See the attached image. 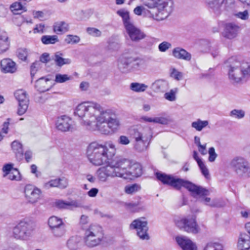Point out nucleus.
Wrapping results in <instances>:
<instances>
[{
  "label": "nucleus",
  "instance_id": "nucleus-1",
  "mask_svg": "<svg viewBox=\"0 0 250 250\" xmlns=\"http://www.w3.org/2000/svg\"><path fill=\"white\" fill-rule=\"evenodd\" d=\"M157 179L162 182L163 185L169 186L176 190H180L182 187L187 189L191 193V195L196 198L197 196L202 197V201L206 205L211 207H221L222 205L218 199L213 200L210 203L211 199L209 197H204L208 195L209 191L201 187L196 185L189 181L179 178L172 174H167L161 172L155 173Z\"/></svg>",
  "mask_w": 250,
  "mask_h": 250
},
{
  "label": "nucleus",
  "instance_id": "nucleus-2",
  "mask_svg": "<svg viewBox=\"0 0 250 250\" xmlns=\"http://www.w3.org/2000/svg\"><path fill=\"white\" fill-rule=\"evenodd\" d=\"M74 114L81 118L83 124L90 125L92 123L107 124L119 125V121L109 111L104 110L98 103L87 102L79 104L76 108Z\"/></svg>",
  "mask_w": 250,
  "mask_h": 250
},
{
  "label": "nucleus",
  "instance_id": "nucleus-3",
  "mask_svg": "<svg viewBox=\"0 0 250 250\" xmlns=\"http://www.w3.org/2000/svg\"><path fill=\"white\" fill-rule=\"evenodd\" d=\"M115 152V146L113 144L107 146L93 142L88 145L86 154L91 163L95 166H101L108 164L109 161L113 160L116 157Z\"/></svg>",
  "mask_w": 250,
  "mask_h": 250
},
{
  "label": "nucleus",
  "instance_id": "nucleus-4",
  "mask_svg": "<svg viewBox=\"0 0 250 250\" xmlns=\"http://www.w3.org/2000/svg\"><path fill=\"white\" fill-rule=\"evenodd\" d=\"M229 79L238 83L245 77L250 76V62H240L236 57H231L225 62Z\"/></svg>",
  "mask_w": 250,
  "mask_h": 250
},
{
  "label": "nucleus",
  "instance_id": "nucleus-5",
  "mask_svg": "<svg viewBox=\"0 0 250 250\" xmlns=\"http://www.w3.org/2000/svg\"><path fill=\"white\" fill-rule=\"evenodd\" d=\"M143 4L152 9L157 8L156 19L162 21L167 18L173 10V2L171 0H143Z\"/></svg>",
  "mask_w": 250,
  "mask_h": 250
},
{
  "label": "nucleus",
  "instance_id": "nucleus-6",
  "mask_svg": "<svg viewBox=\"0 0 250 250\" xmlns=\"http://www.w3.org/2000/svg\"><path fill=\"white\" fill-rule=\"evenodd\" d=\"M118 161L120 162L119 168L121 174L120 177L132 179L142 174V168L140 164L131 165L129 160L121 156H118Z\"/></svg>",
  "mask_w": 250,
  "mask_h": 250
},
{
  "label": "nucleus",
  "instance_id": "nucleus-7",
  "mask_svg": "<svg viewBox=\"0 0 250 250\" xmlns=\"http://www.w3.org/2000/svg\"><path fill=\"white\" fill-rule=\"evenodd\" d=\"M104 236L102 228L96 224H92L86 229L83 240L86 246L93 248L99 245Z\"/></svg>",
  "mask_w": 250,
  "mask_h": 250
},
{
  "label": "nucleus",
  "instance_id": "nucleus-8",
  "mask_svg": "<svg viewBox=\"0 0 250 250\" xmlns=\"http://www.w3.org/2000/svg\"><path fill=\"white\" fill-rule=\"evenodd\" d=\"M118 156L114 158L113 160L109 161L105 167H103L98 169L97 171L98 179L101 182H105L109 177H119L121 175L120 171Z\"/></svg>",
  "mask_w": 250,
  "mask_h": 250
},
{
  "label": "nucleus",
  "instance_id": "nucleus-9",
  "mask_svg": "<svg viewBox=\"0 0 250 250\" xmlns=\"http://www.w3.org/2000/svg\"><path fill=\"white\" fill-rule=\"evenodd\" d=\"M129 134L135 139L134 148L135 151L142 153L147 150L152 138L151 132L148 135H143L137 129L132 128L129 130Z\"/></svg>",
  "mask_w": 250,
  "mask_h": 250
},
{
  "label": "nucleus",
  "instance_id": "nucleus-10",
  "mask_svg": "<svg viewBox=\"0 0 250 250\" xmlns=\"http://www.w3.org/2000/svg\"><path fill=\"white\" fill-rule=\"evenodd\" d=\"M229 165L230 167L239 177L250 176V164L244 158L236 157L230 161Z\"/></svg>",
  "mask_w": 250,
  "mask_h": 250
},
{
  "label": "nucleus",
  "instance_id": "nucleus-11",
  "mask_svg": "<svg viewBox=\"0 0 250 250\" xmlns=\"http://www.w3.org/2000/svg\"><path fill=\"white\" fill-rule=\"evenodd\" d=\"M34 223L29 219L24 218L17 225V239L26 240L34 229Z\"/></svg>",
  "mask_w": 250,
  "mask_h": 250
},
{
  "label": "nucleus",
  "instance_id": "nucleus-12",
  "mask_svg": "<svg viewBox=\"0 0 250 250\" xmlns=\"http://www.w3.org/2000/svg\"><path fill=\"white\" fill-rule=\"evenodd\" d=\"M130 229H135L137 235L141 240H148L149 236L148 233V222L145 218H139L133 220L130 224Z\"/></svg>",
  "mask_w": 250,
  "mask_h": 250
},
{
  "label": "nucleus",
  "instance_id": "nucleus-13",
  "mask_svg": "<svg viewBox=\"0 0 250 250\" xmlns=\"http://www.w3.org/2000/svg\"><path fill=\"white\" fill-rule=\"evenodd\" d=\"M176 224L180 229L188 233L197 234L200 231V228L197 225L195 217L193 216L182 218L178 220Z\"/></svg>",
  "mask_w": 250,
  "mask_h": 250
},
{
  "label": "nucleus",
  "instance_id": "nucleus-14",
  "mask_svg": "<svg viewBox=\"0 0 250 250\" xmlns=\"http://www.w3.org/2000/svg\"><path fill=\"white\" fill-rule=\"evenodd\" d=\"M17 101L18 102V113L22 115L28 107L29 99L27 92L23 89L17 90Z\"/></svg>",
  "mask_w": 250,
  "mask_h": 250
},
{
  "label": "nucleus",
  "instance_id": "nucleus-15",
  "mask_svg": "<svg viewBox=\"0 0 250 250\" xmlns=\"http://www.w3.org/2000/svg\"><path fill=\"white\" fill-rule=\"evenodd\" d=\"M24 194L28 202L33 204L36 203L39 199L41 191L32 185H28L24 188Z\"/></svg>",
  "mask_w": 250,
  "mask_h": 250
},
{
  "label": "nucleus",
  "instance_id": "nucleus-16",
  "mask_svg": "<svg viewBox=\"0 0 250 250\" xmlns=\"http://www.w3.org/2000/svg\"><path fill=\"white\" fill-rule=\"evenodd\" d=\"M240 30V27L237 24L233 23H227L224 25L222 35L225 38L232 39L236 37Z\"/></svg>",
  "mask_w": 250,
  "mask_h": 250
},
{
  "label": "nucleus",
  "instance_id": "nucleus-17",
  "mask_svg": "<svg viewBox=\"0 0 250 250\" xmlns=\"http://www.w3.org/2000/svg\"><path fill=\"white\" fill-rule=\"evenodd\" d=\"M125 31L132 42H138L146 37V35L134 24L126 27Z\"/></svg>",
  "mask_w": 250,
  "mask_h": 250
},
{
  "label": "nucleus",
  "instance_id": "nucleus-18",
  "mask_svg": "<svg viewBox=\"0 0 250 250\" xmlns=\"http://www.w3.org/2000/svg\"><path fill=\"white\" fill-rule=\"evenodd\" d=\"M89 129L92 131H98L102 134L111 135L119 130V126H89Z\"/></svg>",
  "mask_w": 250,
  "mask_h": 250
},
{
  "label": "nucleus",
  "instance_id": "nucleus-19",
  "mask_svg": "<svg viewBox=\"0 0 250 250\" xmlns=\"http://www.w3.org/2000/svg\"><path fill=\"white\" fill-rule=\"evenodd\" d=\"M82 246V239L78 235L71 236L66 242V246L69 250H78Z\"/></svg>",
  "mask_w": 250,
  "mask_h": 250
},
{
  "label": "nucleus",
  "instance_id": "nucleus-20",
  "mask_svg": "<svg viewBox=\"0 0 250 250\" xmlns=\"http://www.w3.org/2000/svg\"><path fill=\"white\" fill-rule=\"evenodd\" d=\"M16 63L10 59H4L0 61V70L4 73H14L16 71Z\"/></svg>",
  "mask_w": 250,
  "mask_h": 250
},
{
  "label": "nucleus",
  "instance_id": "nucleus-21",
  "mask_svg": "<svg viewBox=\"0 0 250 250\" xmlns=\"http://www.w3.org/2000/svg\"><path fill=\"white\" fill-rule=\"evenodd\" d=\"M176 240L183 250H197L196 246L187 237L178 236Z\"/></svg>",
  "mask_w": 250,
  "mask_h": 250
},
{
  "label": "nucleus",
  "instance_id": "nucleus-22",
  "mask_svg": "<svg viewBox=\"0 0 250 250\" xmlns=\"http://www.w3.org/2000/svg\"><path fill=\"white\" fill-rule=\"evenodd\" d=\"M14 167V164L13 163L5 164L1 169L2 177L11 181L15 180L16 175L12 172V170H16Z\"/></svg>",
  "mask_w": 250,
  "mask_h": 250
},
{
  "label": "nucleus",
  "instance_id": "nucleus-23",
  "mask_svg": "<svg viewBox=\"0 0 250 250\" xmlns=\"http://www.w3.org/2000/svg\"><path fill=\"white\" fill-rule=\"evenodd\" d=\"M130 57H124L118 61V67L123 73L131 71V62L133 61Z\"/></svg>",
  "mask_w": 250,
  "mask_h": 250
},
{
  "label": "nucleus",
  "instance_id": "nucleus-24",
  "mask_svg": "<svg viewBox=\"0 0 250 250\" xmlns=\"http://www.w3.org/2000/svg\"><path fill=\"white\" fill-rule=\"evenodd\" d=\"M51 87L50 80L48 79L42 77L36 82L35 87L40 92H44L48 90Z\"/></svg>",
  "mask_w": 250,
  "mask_h": 250
},
{
  "label": "nucleus",
  "instance_id": "nucleus-25",
  "mask_svg": "<svg viewBox=\"0 0 250 250\" xmlns=\"http://www.w3.org/2000/svg\"><path fill=\"white\" fill-rule=\"evenodd\" d=\"M237 246L240 250H249L250 248V236L246 233H241Z\"/></svg>",
  "mask_w": 250,
  "mask_h": 250
},
{
  "label": "nucleus",
  "instance_id": "nucleus-26",
  "mask_svg": "<svg viewBox=\"0 0 250 250\" xmlns=\"http://www.w3.org/2000/svg\"><path fill=\"white\" fill-rule=\"evenodd\" d=\"M172 55L178 59L184 60L187 61H190L191 59V54L186 50L180 47L174 48L172 50Z\"/></svg>",
  "mask_w": 250,
  "mask_h": 250
},
{
  "label": "nucleus",
  "instance_id": "nucleus-27",
  "mask_svg": "<svg viewBox=\"0 0 250 250\" xmlns=\"http://www.w3.org/2000/svg\"><path fill=\"white\" fill-rule=\"evenodd\" d=\"M68 185L67 180L64 178L52 180L46 183L45 187L47 188L52 187H58L60 188H65Z\"/></svg>",
  "mask_w": 250,
  "mask_h": 250
},
{
  "label": "nucleus",
  "instance_id": "nucleus-28",
  "mask_svg": "<svg viewBox=\"0 0 250 250\" xmlns=\"http://www.w3.org/2000/svg\"><path fill=\"white\" fill-rule=\"evenodd\" d=\"M168 82L163 79L155 81L151 85V88L156 92H163L168 87Z\"/></svg>",
  "mask_w": 250,
  "mask_h": 250
},
{
  "label": "nucleus",
  "instance_id": "nucleus-29",
  "mask_svg": "<svg viewBox=\"0 0 250 250\" xmlns=\"http://www.w3.org/2000/svg\"><path fill=\"white\" fill-rule=\"evenodd\" d=\"M208 6L216 15L220 14V8L225 0H206Z\"/></svg>",
  "mask_w": 250,
  "mask_h": 250
},
{
  "label": "nucleus",
  "instance_id": "nucleus-30",
  "mask_svg": "<svg viewBox=\"0 0 250 250\" xmlns=\"http://www.w3.org/2000/svg\"><path fill=\"white\" fill-rule=\"evenodd\" d=\"M62 56L63 54L61 52H56L54 56L53 60L56 64L59 67H61L64 64H69L71 62V59L63 58Z\"/></svg>",
  "mask_w": 250,
  "mask_h": 250
},
{
  "label": "nucleus",
  "instance_id": "nucleus-31",
  "mask_svg": "<svg viewBox=\"0 0 250 250\" xmlns=\"http://www.w3.org/2000/svg\"><path fill=\"white\" fill-rule=\"evenodd\" d=\"M54 205L56 207L60 209H68L78 207L77 203L74 201L66 202L62 200H57L55 201Z\"/></svg>",
  "mask_w": 250,
  "mask_h": 250
},
{
  "label": "nucleus",
  "instance_id": "nucleus-32",
  "mask_svg": "<svg viewBox=\"0 0 250 250\" xmlns=\"http://www.w3.org/2000/svg\"><path fill=\"white\" fill-rule=\"evenodd\" d=\"M10 46L9 39L5 33L0 34V54H3L7 51Z\"/></svg>",
  "mask_w": 250,
  "mask_h": 250
},
{
  "label": "nucleus",
  "instance_id": "nucleus-33",
  "mask_svg": "<svg viewBox=\"0 0 250 250\" xmlns=\"http://www.w3.org/2000/svg\"><path fill=\"white\" fill-rule=\"evenodd\" d=\"M69 30V25L66 22L62 21L56 22L53 25L54 32L58 34H62Z\"/></svg>",
  "mask_w": 250,
  "mask_h": 250
},
{
  "label": "nucleus",
  "instance_id": "nucleus-34",
  "mask_svg": "<svg viewBox=\"0 0 250 250\" xmlns=\"http://www.w3.org/2000/svg\"><path fill=\"white\" fill-rule=\"evenodd\" d=\"M117 14L122 18L125 28L133 24L130 19L129 13L127 11L119 10L117 11Z\"/></svg>",
  "mask_w": 250,
  "mask_h": 250
},
{
  "label": "nucleus",
  "instance_id": "nucleus-35",
  "mask_svg": "<svg viewBox=\"0 0 250 250\" xmlns=\"http://www.w3.org/2000/svg\"><path fill=\"white\" fill-rule=\"evenodd\" d=\"M53 236L59 238L64 236L66 233L65 225L63 224L51 230Z\"/></svg>",
  "mask_w": 250,
  "mask_h": 250
},
{
  "label": "nucleus",
  "instance_id": "nucleus-36",
  "mask_svg": "<svg viewBox=\"0 0 250 250\" xmlns=\"http://www.w3.org/2000/svg\"><path fill=\"white\" fill-rule=\"evenodd\" d=\"M246 115L245 110L241 109H233L229 113V116L232 119L241 120L243 119Z\"/></svg>",
  "mask_w": 250,
  "mask_h": 250
},
{
  "label": "nucleus",
  "instance_id": "nucleus-37",
  "mask_svg": "<svg viewBox=\"0 0 250 250\" xmlns=\"http://www.w3.org/2000/svg\"><path fill=\"white\" fill-rule=\"evenodd\" d=\"M48 224L50 230L64 224L62 220L56 216L50 217L48 220Z\"/></svg>",
  "mask_w": 250,
  "mask_h": 250
},
{
  "label": "nucleus",
  "instance_id": "nucleus-38",
  "mask_svg": "<svg viewBox=\"0 0 250 250\" xmlns=\"http://www.w3.org/2000/svg\"><path fill=\"white\" fill-rule=\"evenodd\" d=\"M130 58L133 60L131 62V71L138 70L144 65L145 61L143 59L133 57Z\"/></svg>",
  "mask_w": 250,
  "mask_h": 250
},
{
  "label": "nucleus",
  "instance_id": "nucleus-39",
  "mask_svg": "<svg viewBox=\"0 0 250 250\" xmlns=\"http://www.w3.org/2000/svg\"><path fill=\"white\" fill-rule=\"evenodd\" d=\"M72 119L69 116L64 115L58 117L56 125H72Z\"/></svg>",
  "mask_w": 250,
  "mask_h": 250
},
{
  "label": "nucleus",
  "instance_id": "nucleus-40",
  "mask_svg": "<svg viewBox=\"0 0 250 250\" xmlns=\"http://www.w3.org/2000/svg\"><path fill=\"white\" fill-rule=\"evenodd\" d=\"M42 42L44 44H55L59 42L58 37L56 35H44L41 38Z\"/></svg>",
  "mask_w": 250,
  "mask_h": 250
},
{
  "label": "nucleus",
  "instance_id": "nucleus-41",
  "mask_svg": "<svg viewBox=\"0 0 250 250\" xmlns=\"http://www.w3.org/2000/svg\"><path fill=\"white\" fill-rule=\"evenodd\" d=\"M147 87V85L145 84L138 83H132L130 85V89L136 92H144Z\"/></svg>",
  "mask_w": 250,
  "mask_h": 250
},
{
  "label": "nucleus",
  "instance_id": "nucleus-42",
  "mask_svg": "<svg viewBox=\"0 0 250 250\" xmlns=\"http://www.w3.org/2000/svg\"><path fill=\"white\" fill-rule=\"evenodd\" d=\"M17 56L21 61L27 62L28 51L26 48H19Z\"/></svg>",
  "mask_w": 250,
  "mask_h": 250
},
{
  "label": "nucleus",
  "instance_id": "nucleus-43",
  "mask_svg": "<svg viewBox=\"0 0 250 250\" xmlns=\"http://www.w3.org/2000/svg\"><path fill=\"white\" fill-rule=\"evenodd\" d=\"M177 92V88L171 89L169 92L165 93L164 98L167 101L173 102L176 100V94Z\"/></svg>",
  "mask_w": 250,
  "mask_h": 250
},
{
  "label": "nucleus",
  "instance_id": "nucleus-44",
  "mask_svg": "<svg viewBox=\"0 0 250 250\" xmlns=\"http://www.w3.org/2000/svg\"><path fill=\"white\" fill-rule=\"evenodd\" d=\"M204 250H223V247L218 243H209L207 244Z\"/></svg>",
  "mask_w": 250,
  "mask_h": 250
},
{
  "label": "nucleus",
  "instance_id": "nucleus-45",
  "mask_svg": "<svg viewBox=\"0 0 250 250\" xmlns=\"http://www.w3.org/2000/svg\"><path fill=\"white\" fill-rule=\"evenodd\" d=\"M80 41V38L76 35H68L64 40V41L67 44H75L78 43Z\"/></svg>",
  "mask_w": 250,
  "mask_h": 250
},
{
  "label": "nucleus",
  "instance_id": "nucleus-46",
  "mask_svg": "<svg viewBox=\"0 0 250 250\" xmlns=\"http://www.w3.org/2000/svg\"><path fill=\"white\" fill-rule=\"evenodd\" d=\"M170 70V76L177 81H180L183 79V74L182 72H179L176 69L172 68Z\"/></svg>",
  "mask_w": 250,
  "mask_h": 250
},
{
  "label": "nucleus",
  "instance_id": "nucleus-47",
  "mask_svg": "<svg viewBox=\"0 0 250 250\" xmlns=\"http://www.w3.org/2000/svg\"><path fill=\"white\" fill-rule=\"evenodd\" d=\"M140 189L139 185L135 184L131 186H126L125 188V192L127 194H132L138 191Z\"/></svg>",
  "mask_w": 250,
  "mask_h": 250
},
{
  "label": "nucleus",
  "instance_id": "nucleus-48",
  "mask_svg": "<svg viewBox=\"0 0 250 250\" xmlns=\"http://www.w3.org/2000/svg\"><path fill=\"white\" fill-rule=\"evenodd\" d=\"M70 79V77L66 74H58L55 76V81L58 83H62Z\"/></svg>",
  "mask_w": 250,
  "mask_h": 250
},
{
  "label": "nucleus",
  "instance_id": "nucleus-49",
  "mask_svg": "<svg viewBox=\"0 0 250 250\" xmlns=\"http://www.w3.org/2000/svg\"><path fill=\"white\" fill-rule=\"evenodd\" d=\"M86 31L88 34L94 37H100L102 35V32L98 29L94 27H88L86 29Z\"/></svg>",
  "mask_w": 250,
  "mask_h": 250
},
{
  "label": "nucleus",
  "instance_id": "nucleus-50",
  "mask_svg": "<svg viewBox=\"0 0 250 250\" xmlns=\"http://www.w3.org/2000/svg\"><path fill=\"white\" fill-rule=\"evenodd\" d=\"M200 169L202 172L203 175L206 178H208L209 177V172L207 168V167L205 165L203 162H199V164H198Z\"/></svg>",
  "mask_w": 250,
  "mask_h": 250
},
{
  "label": "nucleus",
  "instance_id": "nucleus-51",
  "mask_svg": "<svg viewBox=\"0 0 250 250\" xmlns=\"http://www.w3.org/2000/svg\"><path fill=\"white\" fill-rule=\"evenodd\" d=\"M25 3L23 4L21 2H17V15H20L23 12L27 11Z\"/></svg>",
  "mask_w": 250,
  "mask_h": 250
},
{
  "label": "nucleus",
  "instance_id": "nucleus-52",
  "mask_svg": "<svg viewBox=\"0 0 250 250\" xmlns=\"http://www.w3.org/2000/svg\"><path fill=\"white\" fill-rule=\"evenodd\" d=\"M146 11L148 12L143 4V5L137 6L133 10L134 14L138 16L142 15L143 13H146Z\"/></svg>",
  "mask_w": 250,
  "mask_h": 250
},
{
  "label": "nucleus",
  "instance_id": "nucleus-53",
  "mask_svg": "<svg viewBox=\"0 0 250 250\" xmlns=\"http://www.w3.org/2000/svg\"><path fill=\"white\" fill-rule=\"evenodd\" d=\"M171 47V43L167 42H163L159 45L158 48L160 51L165 52Z\"/></svg>",
  "mask_w": 250,
  "mask_h": 250
},
{
  "label": "nucleus",
  "instance_id": "nucleus-54",
  "mask_svg": "<svg viewBox=\"0 0 250 250\" xmlns=\"http://www.w3.org/2000/svg\"><path fill=\"white\" fill-rule=\"evenodd\" d=\"M208 154V161L210 162H214L217 156V154L215 153V149L214 147H211L209 148Z\"/></svg>",
  "mask_w": 250,
  "mask_h": 250
},
{
  "label": "nucleus",
  "instance_id": "nucleus-55",
  "mask_svg": "<svg viewBox=\"0 0 250 250\" xmlns=\"http://www.w3.org/2000/svg\"><path fill=\"white\" fill-rule=\"evenodd\" d=\"M44 28L45 26L43 23L36 24V27L33 29V32L34 34H42L44 32Z\"/></svg>",
  "mask_w": 250,
  "mask_h": 250
},
{
  "label": "nucleus",
  "instance_id": "nucleus-56",
  "mask_svg": "<svg viewBox=\"0 0 250 250\" xmlns=\"http://www.w3.org/2000/svg\"><path fill=\"white\" fill-rule=\"evenodd\" d=\"M153 123L166 125L169 123V119L165 117H156L154 118Z\"/></svg>",
  "mask_w": 250,
  "mask_h": 250
},
{
  "label": "nucleus",
  "instance_id": "nucleus-57",
  "mask_svg": "<svg viewBox=\"0 0 250 250\" xmlns=\"http://www.w3.org/2000/svg\"><path fill=\"white\" fill-rule=\"evenodd\" d=\"M55 129L61 132L71 131L74 130L73 126H55Z\"/></svg>",
  "mask_w": 250,
  "mask_h": 250
},
{
  "label": "nucleus",
  "instance_id": "nucleus-58",
  "mask_svg": "<svg viewBox=\"0 0 250 250\" xmlns=\"http://www.w3.org/2000/svg\"><path fill=\"white\" fill-rule=\"evenodd\" d=\"M39 65L40 63L38 62H36L32 64L30 68V74L32 78L37 72Z\"/></svg>",
  "mask_w": 250,
  "mask_h": 250
},
{
  "label": "nucleus",
  "instance_id": "nucleus-59",
  "mask_svg": "<svg viewBox=\"0 0 250 250\" xmlns=\"http://www.w3.org/2000/svg\"><path fill=\"white\" fill-rule=\"evenodd\" d=\"M118 142L119 144L122 145H127L130 143V140L127 137L121 135L119 137Z\"/></svg>",
  "mask_w": 250,
  "mask_h": 250
},
{
  "label": "nucleus",
  "instance_id": "nucleus-60",
  "mask_svg": "<svg viewBox=\"0 0 250 250\" xmlns=\"http://www.w3.org/2000/svg\"><path fill=\"white\" fill-rule=\"evenodd\" d=\"M32 15L34 19H41L44 16V13L42 11H35L32 12Z\"/></svg>",
  "mask_w": 250,
  "mask_h": 250
},
{
  "label": "nucleus",
  "instance_id": "nucleus-61",
  "mask_svg": "<svg viewBox=\"0 0 250 250\" xmlns=\"http://www.w3.org/2000/svg\"><path fill=\"white\" fill-rule=\"evenodd\" d=\"M237 16L242 20H246L249 18V13L247 10H245L243 12L238 13Z\"/></svg>",
  "mask_w": 250,
  "mask_h": 250
},
{
  "label": "nucleus",
  "instance_id": "nucleus-62",
  "mask_svg": "<svg viewBox=\"0 0 250 250\" xmlns=\"http://www.w3.org/2000/svg\"><path fill=\"white\" fill-rule=\"evenodd\" d=\"M33 155V153L30 150H27L24 153L25 159L26 162H30Z\"/></svg>",
  "mask_w": 250,
  "mask_h": 250
},
{
  "label": "nucleus",
  "instance_id": "nucleus-63",
  "mask_svg": "<svg viewBox=\"0 0 250 250\" xmlns=\"http://www.w3.org/2000/svg\"><path fill=\"white\" fill-rule=\"evenodd\" d=\"M210 50L213 58H215L218 55L219 52L217 46H211Z\"/></svg>",
  "mask_w": 250,
  "mask_h": 250
},
{
  "label": "nucleus",
  "instance_id": "nucleus-64",
  "mask_svg": "<svg viewBox=\"0 0 250 250\" xmlns=\"http://www.w3.org/2000/svg\"><path fill=\"white\" fill-rule=\"evenodd\" d=\"M99 192V190L97 188H92L88 192L87 194L89 197H95Z\"/></svg>",
  "mask_w": 250,
  "mask_h": 250
}]
</instances>
